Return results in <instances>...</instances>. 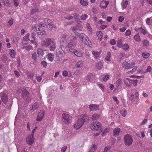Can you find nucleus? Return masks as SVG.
I'll list each match as a JSON object with an SVG mask.
<instances>
[{
    "mask_svg": "<svg viewBox=\"0 0 152 152\" xmlns=\"http://www.w3.org/2000/svg\"><path fill=\"white\" fill-rule=\"evenodd\" d=\"M93 76V75L92 74H89L86 77V80L88 81H90L91 79L92 78Z\"/></svg>",
    "mask_w": 152,
    "mask_h": 152,
    "instance_id": "c03bdc74",
    "label": "nucleus"
},
{
    "mask_svg": "<svg viewBox=\"0 0 152 152\" xmlns=\"http://www.w3.org/2000/svg\"><path fill=\"white\" fill-rule=\"evenodd\" d=\"M60 46L59 48L61 49V50L64 53H65V45L66 44H64L63 43H60Z\"/></svg>",
    "mask_w": 152,
    "mask_h": 152,
    "instance_id": "7c9ffc66",
    "label": "nucleus"
},
{
    "mask_svg": "<svg viewBox=\"0 0 152 152\" xmlns=\"http://www.w3.org/2000/svg\"><path fill=\"white\" fill-rule=\"evenodd\" d=\"M131 32L130 30H127L125 33V34L126 36H129L131 34Z\"/></svg>",
    "mask_w": 152,
    "mask_h": 152,
    "instance_id": "0e129e2a",
    "label": "nucleus"
},
{
    "mask_svg": "<svg viewBox=\"0 0 152 152\" xmlns=\"http://www.w3.org/2000/svg\"><path fill=\"white\" fill-rule=\"evenodd\" d=\"M79 37L80 40L85 45L89 46L91 45V41L88 37L84 34L80 33L79 35Z\"/></svg>",
    "mask_w": 152,
    "mask_h": 152,
    "instance_id": "f257e3e1",
    "label": "nucleus"
},
{
    "mask_svg": "<svg viewBox=\"0 0 152 152\" xmlns=\"http://www.w3.org/2000/svg\"><path fill=\"white\" fill-rule=\"evenodd\" d=\"M121 131L120 128L117 127L115 128L113 131V135L115 136H118Z\"/></svg>",
    "mask_w": 152,
    "mask_h": 152,
    "instance_id": "aec40b11",
    "label": "nucleus"
},
{
    "mask_svg": "<svg viewBox=\"0 0 152 152\" xmlns=\"http://www.w3.org/2000/svg\"><path fill=\"white\" fill-rule=\"evenodd\" d=\"M42 76H38L36 77V79L37 80V81L38 82H40L41 81V80H42Z\"/></svg>",
    "mask_w": 152,
    "mask_h": 152,
    "instance_id": "338daca9",
    "label": "nucleus"
},
{
    "mask_svg": "<svg viewBox=\"0 0 152 152\" xmlns=\"http://www.w3.org/2000/svg\"><path fill=\"white\" fill-rule=\"evenodd\" d=\"M14 3V6L17 7L19 4V0H13Z\"/></svg>",
    "mask_w": 152,
    "mask_h": 152,
    "instance_id": "de8ad7c7",
    "label": "nucleus"
},
{
    "mask_svg": "<svg viewBox=\"0 0 152 152\" xmlns=\"http://www.w3.org/2000/svg\"><path fill=\"white\" fill-rule=\"evenodd\" d=\"M110 131V128H106L102 132V136L105 135V134Z\"/></svg>",
    "mask_w": 152,
    "mask_h": 152,
    "instance_id": "c756f323",
    "label": "nucleus"
},
{
    "mask_svg": "<svg viewBox=\"0 0 152 152\" xmlns=\"http://www.w3.org/2000/svg\"><path fill=\"white\" fill-rule=\"evenodd\" d=\"M36 32L38 35H46L45 30L43 29H40L38 28V30H36Z\"/></svg>",
    "mask_w": 152,
    "mask_h": 152,
    "instance_id": "a211bd4d",
    "label": "nucleus"
},
{
    "mask_svg": "<svg viewBox=\"0 0 152 152\" xmlns=\"http://www.w3.org/2000/svg\"><path fill=\"white\" fill-rule=\"evenodd\" d=\"M50 51H54L56 48V43L55 40H54V43H52L50 45Z\"/></svg>",
    "mask_w": 152,
    "mask_h": 152,
    "instance_id": "412c9836",
    "label": "nucleus"
},
{
    "mask_svg": "<svg viewBox=\"0 0 152 152\" xmlns=\"http://www.w3.org/2000/svg\"><path fill=\"white\" fill-rule=\"evenodd\" d=\"M62 121L65 124H69L72 122V117L66 113H63L62 116Z\"/></svg>",
    "mask_w": 152,
    "mask_h": 152,
    "instance_id": "7ed1b4c3",
    "label": "nucleus"
},
{
    "mask_svg": "<svg viewBox=\"0 0 152 152\" xmlns=\"http://www.w3.org/2000/svg\"><path fill=\"white\" fill-rule=\"evenodd\" d=\"M47 56H48V58L49 61H53L54 58V55L53 53H47Z\"/></svg>",
    "mask_w": 152,
    "mask_h": 152,
    "instance_id": "a878e982",
    "label": "nucleus"
},
{
    "mask_svg": "<svg viewBox=\"0 0 152 152\" xmlns=\"http://www.w3.org/2000/svg\"><path fill=\"white\" fill-rule=\"evenodd\" d=\"M46 26L47 28L50 30H55L57 28L56 26L51 21L50 23L46 24Z\"/></svg>",
    "mask_w": 152,
    "mask_h": 152,
    "instance_id": "9b49d317",
    "label": "nucleus"
},
{
    "mask_svg": "<svg viewBox=\"0 0 152 152\" xmlns=\"http://www.w3.org/2000/svg\"><path fill=\"white\" fill-rule=\"evenodd\" d=\"M56 55L58 61H61L62 60L63 54L62 51L59 50L56 53Z\"/></svg>",
    "mask_w": 152,
    "mask_h": 152,
    "instance_id": "f8f14e48",
    "label": "nucleus"
},
{
    "mask_svg": "<svg viewBox=\"0 0 152 152\" xmlns=\"http://www.w3.org/2000/svg\"><path fill=\"white\" fill-rule=\"evenodd\" d=\"M102 126L101 123L98 122H94L91 126V129L94 131H96L100 129Z\"/></svg>",
    "mask_w": 152,
    "mask_h": 152,
    "instance_id": "0eeeda50",
    "label": "nucleus"
},
{
    "mask_svg": "<svg viewBox=\"0 0 152 152\" xmlns=\"http://www.w3.org/2000/svg\"><path fill=\"white\" fill-rule=\"evenodd\" d=\"M3 4L4 5L7 7H9L10 6V3L9 0H4L3 1H2Z\"/></svg>",
    "mask_w": 152,
    "mask_h": 152,
    "instance_id": "cd10ccee",
    "label": "nucleus"
},
{
    "mask_svg": "<svg viewBox=\"0 0 152 152\" xmlns=\"http://www.w3.org/2000/svg\"><path fill=\"white\" fill-rule=\"evenodd\" d=\"M123 48L124 50H126L129 49V46L127 44H125L123 46Z\"/></svg>",
    "mask_w": 152,
    "mask_h": 152,
    "instance_id": "4d7b16f0",
    "label": "nucleus"
},
{
    "mask_svg": "<svg viewBox=\"0 0 152 152\" xmlns=\"http://www.w3.org/2000/svg\"><path fill=\"white\" fill-rule=\"evenodd\" d=\"M97 35L99 39L101 41L102 38V33L101 31H98L96 32Z\"/></svg>",
    "mask_w": 152,
    "mask_h": 152,
    "instance_id": "393cba45",
    "label": "nucleus"
},
{
    "mask_svg": "<svg viewBox=\"0 0 152 152\" xmlns=\"http://www.w3.org/2000/svg\"><path fill=\"white\" fill-rule=\"evenodd\" d=\"M135 64L132 63L131 64H129L126 61H125L123 63L122 66L125 69H131L134 67Z\"/></svg>",
    "mask_w": 152,
    "mask_h": 152,
    "instance_id": "1a4fd4ad",
    "label": "nucleus"
},
{
    "mask_svg": "<svg viewBox=\"0 0 152 152\" xmlns=\"http://www.w3.org/2000/svg\"><path fill=\"white\" fill-rule=\"evenodd\" d=\"M76 26L78 31H81L83 29V26L80 24H78Z\"/></svg>",
    "mask_w": 152,
    "mask_h": 152,
    "instance_id": "09e8293b",
    "label": "nucleus"
},
{
    "mask_svg": "<svg viewBox=\"0 0 152 152\" xmlns=\"http://www.w3.org/2000/svg\"><path fill=\"white\" fill-rule=\"evenodd\" d=\"M98 105L96 104H90L89 105V108L90 110L91 111H95L99 108Z\"/></svg>",
    "mask_w": 152,
    "mask_h": 152,
    "instance_id": "ddd939ff",
    "label": "nucleus"
},
{
    "mask_svg": "<svg viewBox=\"0 0 152 152\" xmlns=\"http://www.w3.org/2000/svg\"><path fill=\"white\" fill-rule=\"evenodd\" d=\"M26 73L27 77H29L30 79H31L33 77L34 75L33 73L28 71H26Z\"/></svg>",
    "mask_w": 152,
    "mask_h": 152,
    "instance_id": "473e14b6",
    "label": "nucleus"
},
{
    "mask_svg": "<svg viewBox=\"0 0 152 152\" xmlns=\"http://www.w3.org/2000/svg\"><path fill=\"white\" fill-rule=\"evenodd\" d=\"M72 15L74 16V17L75 18V19H77L79 17V14L76 13L72 14Z\"/></svg>",
    "mask_w": 152,
    "mask_h": 152,
    "instance_id": "052dcab7",
    "label": "nucleus"
},
{
    "mask_svg": "<svg viewBox=\"0 0 152 152\" xmlns=\"http://www.w3.org/2000/svg\"><path fill=\"white\" fill-rule=\"evenodd\" d=\"M109 2L108 1H102L100 4L101 7L103 8H106Z\"/></svg>",
    "mask_w": 152,
    "mask_h": 152,
    "instance_id": "6ab92c4d",
    "label": "nucleus"
},
{
    "mask_svg": "<svg viewBox=\"0 0 152 152\" xmlns=\"http://www.w3.org/2000/svg\"><path fill=\"white\" fill-rule=\"evenodd\" d=\"M80 3L82 5L84 6H87L88 5L87 2L84 0H80Z\"/></svg>",
    "mask_w": 152,
    "mask_h": 152,
    "instance_id": "603ef678",
    "label": "nucleus"
},
{
    "mask_svg": "<svg viewBox=\"0 0 152 152\" xmlns=\"http://www.w3.org/2000/svg\"><path fill=\"white\" fill-rule=\"evenodd\" d=\"M138 80H129V83L133 84V86L135 87L137 85Z\"/></svg>",
    "mask_w": 152,
    "mask_h": 152,
    "instance_id": "c85d7f7f",
    "label": "nucleus"
},
{
    "mask_svg": "<svg viewBox=\"0 0 152 152\" xmlns=\"http://www.w3.org/2000/svg\"><path fill=\"white\" fill-rule=\"evenodd\" d=\"M130 80V79H129L128 78H125L124 79V83L127 86H130V85H128V84L127 82V81H129V82Z\"/></svg>",
    "mask_w": 152,
    "mask_h": 152,
    "instance_id": "3c124183",
    "label": "nucleus"
},
{
    "mask_svg": "<svg viewBox=\"0 0 152 152\" xmlns=\"http://www.w3.org/2000/svg\"><path fill=\"white\" fill-rule=\"evenodd\" d=\"M121 4L123 9H125L128 4V1H123Z\"/></svg>",
    "mask_w": 152,
    "mask_h": 152,
    "instance_id": "c9c22d12",
    "label": "nucleus"
},
{
    "mask_svg": "<svg viewBox=\"0 0 152 152\" xmlns=\"http://www.w3.org/2000/svg\"><path fill=\"white\" fill-rule=\"evenodd\" d=\"M30 36V34L29 33H28L26 34L24 37L23 38V40L25 41H28L30 40L28 37Z\"/></svg>",
    "mask_w": 152,
    "mask_h": 152,
    "instance_id": "e433bc0d",
    "label": "nucleus"
},
{
    "mask_svg": "<svg viewBox=\"0 0 152 152\" xmlns=\"http://www.w3.org/2000/svg\"><path fill=\"white\" fill-rule=\"evenodd\" d=\"M39 104L38 103H35L32 105V108H34V110H36L39 107Z\"/></svg>",
    "mask_w": 152,
    "mask_h": 152,
    "instance_id": "4c0bfd02",
    "label": "nucleus"
},
{
    "mask_svg": "<svg viewBox=\"0 0 152 152\" xmlns=\"http://www.w3.org/2000/svg\"><path fill=\"white\" fill-rule=\"evenodd\" d=\"M137 69V67L135 66L133 68L132 70L127 72V73L128 74H129L130 73H133L134 72H135L136 71Z\"/></svg>",
    "mask_w": 152,
    "mask_h": 152,
    "instance_id": "5fc2aeb1",
    "label": "nucleus"
},
{
    "mask_svg": "<svg viewBox=\"0 0 152 152\" xmlns=\"http://www.w3.org/2000/svg\"><path fill=\"white\" fill-rule=\"evenodd\" d=\"M111 57V53L110 52H107L105 59L107 61H110V58Z\"/></svg>",
    "mask_w": 152,
    "mask_h": 152,
    "instance_id": "ea45409f",
    "label": "nucleus"
},
{
    "mask_svg": "<svg viewBox=\"0 0 152 152\" xmlns=\"http://www.w3.org/2000/svg\"><path fill=\"white\" fill-rule=\"evenodd\" d=\"M120 112L122 116L125 117L126 115V110H122Z\"/></svg>",
    "mask_w": 152,
    "mask_h": 152,
    "instance_id": "58836bf2",
    "label": "nucleus"
},
{
    "mask_svg": "<svg viewBox=\"0 0 152 152\" xmlns=\"http://www.w3.org/2000/svg\"><path fill=\"white\" fill-rule=\"evenodd\" d=\"M142 43L144 46H147L149 44V42L147 40H144L142 41Z\"/></svg>",
    "mask_w": 152,
    "mask_h": 152,
    "instance_id": "37998d69",
    "label": "nucleus"
},
{
    "mask_svg": "<svg viewBox=\"0 0 152 152\" xmlns=\"http://www.w3.org/2000/svg\"><path fill=\"white\" fill-rule=\"evenodd\" d=\"M101 52V51H100L99 52L97 51H93L92 52V53L94 56L95 58H97L99 57L100 54Z\"/></svg>",
    "mask_w": 152,
    "mask_h": 152,
    "instance_id": "5701e85b",
    "label": "nucleus"
},
{
    "mask_svg": "<svg viewBox=\"0 0 152 152\" xmlns=\"http://www.w3.org/2000/svg\"><path fill=\"white\" fill-rule=\"evenodd\" d=\"M10 54L11 57L14 58L15 57L16 52L14 50L12 49L10 50Z\"/></svg>",
    "mask_w": 152,
    "mask_h": 152,
    "instance_id": "2f4dec72",
    "label": "nucleus"
},
{
    "mask_svg": "<svg viewBox=\"0 0 152 152\" xmlns=\"http://www.w3.org/2000/svg\"><path fill=\"white\" fill-rule=\"evenodd\" d=\"M22 48L23 49H25L28 51H29L30 50L33 49L32 47L30 45L27 43H26L23 44Z\"/></svg>",
    "mask_w": 152,
    "mask_h": 152,
    "instance_id": "2eb2a0df",
    "label": "nucleus"
},
{
    "mask_svg": "<svg viewBox=\"0 0 152 152\" xmlns=\"http://www.w3.org/2000/svg\"><path fill=\"white\" fill-rule=\"evenodd\" d=\"M51 21V20L49 19L46 18L44 20V22L46 24H48L49 23H50V22Z\"/></svg>",
    "mask_w": 152,
    "mask_h": 152,
    "instance_id": "69168bd1",
    "label": "nucleus"
},
{
    "mask_svg": "<svg viewBox=\"0 0 152 152\" xmlns=\"http://www.w3.org/2000/svg\"><path fill=\"white\" fill-rule=\"evenodd\" d=\"M34 137L30 136V135H28V137L26 138V142L29 145H32L34 142Z\"/></svg>",
    "mask_w": 152,
    "mask_h": 152,
    "instance_id": "9d476101",
    "label": "nucleus"
},
{
    "mask_svg": "<svg viewBox=\"0 0 152 152\" xmlns=\"http://www.w3.org/2000/svg\"><path fill=\"white\" fill-rule=\"evenodd\" d=\"M64 18L68 20H70L74 18V16L73 15H68L66 17H65Z\"/></svg>",
    "mask_w": 152,
    "mask_h": 152,
    "instance_id": "13d9d810",
    "label": "nucleus"
},
{
    "mask_svg": "<svg viewBox=\"0 0 152 152\" xmlns=\"http://www.w3.org/2000/svg\"><path fill=\"white\" fill-rule=\"evenodd\" d=\"M124 143L126 145L129 146L131 145L132 142V139L130 134L126 135L124 137Z\"/></svg>",
    "mask_w": 152,
    "mask_h": 152,
    "instance_id": "423d86ee",
    "label": "nucleus"
},
{
    "mask_svg": "<svg viewBox=\"0 0 152 152\" xmlns=\"http://www.w3.org/2000/svg\"><path fill=\"white\" fill-rule=\"evenodd\" d=\"M86 26L88 30L91 31H92V28L91 27L89 23H87L86 24Z\"/></svg>",
    "mask_w": 152,
    "mask_h": 152,
    "instance_id": "6e6d98bb",
    "label": "nucleus"
},
{
    "mask_svg": "<svg viewBox=\"0 0 152 152\" xmlns=\"http://www.w3.org/2000/svg\"><path fill=\"white\" fill-rule=\"evenodd\" d=\"M122 83V81L121 79H118L116 82V86L118 87L119 85Z\"/></svg>",
    "mask_w": 152,
    "mask_h": 152,
    "instance_id": "864d4df0",
    "label": "nucleus"
},
{
    "mask_svg": "<svg viewBox=\"0 0 152 152\" xmlns=\"http://www.w3.org/2000/svg\"><path fill=\"white\" fill-rule=\"evenodd\" d=\"M29 92L26 89L23 90L22 92V95L24 99L27 101H29Z\"/></svg>",
    "mask_w": 152,
    "mask_h": 152,
    "instance_id": "6e6552de",
    "label": "nucleus"
},
{
    "mask_svg": "<svg viewBox=\"0 0 152 152\" xmlns=\"http://www.w3.org/2000/svg\"><path fill=\"white\" fill-rule=\"evenodd\" d=\"M32 58L34 61H36L37 58V54L36 52H34L32 54Z\"/></svg>",
    "mask_w": 152,
    "mask_h": 152,
    "instance_id": "a18cd8bd",
    "label": "nucleus"
},
{
    "mask_svg": "<svg viewBox=\"0 0 152 152\" xmlns=\"http://www.w3.org/2000/svg\"><path fill=\"white\" fill-rule=\"evenodd\" d=\"M41 64L44 67H46L47 66V63L45 61H42L41 62Z\"/></svg>",
    "mask_w": 152,
    "mask_h": 152,
    "instance_id": "bf43d9fd",
    "label": "nucleus"
},
{
    "mask_svg": "<svg viewBox=\"0 0 152 152\" xmlns=\"http://www.w3.org/2000/svg\"><path fill=\"white\" fill-rule=\"evenodd\" d=\"M44 115V111H40V112L38 114L37 117V121H41L43 119Z\"/></svg>",
    "mask_w": 152,
    "mask_h": 152,
    "instance_id": "4468645a",
    "label": "nucleus"
},
{
    "mask_svg": "<svg viewBox=\"0 0 152 152\" xmlns=\"http://www.w3.org/2000/svg\"><path fill=\"white\" fill-rule=\"evenodd\" d=\"M99 115L97 114H94L92 115L91 118L93 120H96L99 118Z\"/></svg>",
    "mask_w": 152,
    "mask_h": 152,
    "instance_id": "f704fd0d",
    "label": "nucleus"
},
{
    "mask_svg": "<svg viewBox=\"0 0 152 152\" xmlns=\"http://www.w3.org/2000/svg\"><path fill=\"white\" fill-rule=\"evenodd\" d=\"M83 61L82 60L78 61L75 64V66L77 68H81L83 66Z\"/></svg>",
    "mask_w": 152,
    "mask_h": 152,
    "instance_id": "4be33fe9",
    "label": "nucleus"
},
{
    "mask_svg": "<svg viewBox=\"0 0 152 152\" xmlns=\"http://www.w3.org/2000/svg\"><path fill=\"white\" fill-rule=\"evenodd\" d=\"M48 52V50H43L40 48H38L37 50L38 58L41 59H43L46 58Z\"/></svg>",
    "mask_w": 152,
    "mask_h": 152,
    "instance_id": "f03ea898",
    "label": "nucleus"
},
{
    "mask_svg": "<svg viewBox=\"0 0 152 152\" xmlns=\"http://www.w3.org/2000/svg\"><path fill=\"white\" fill-rule=\"evenodd\" d=\"M142 56L143 58H147L149 56L150 54L148 53H142Z\"/></svg>",
    "mask_w": 152,
    "mask_h": 152,
    "instance_id": "a19ab883",
    "label": "nucleus"
},
{
    "mask_svg": "<svg viewBox=\"0 0 152 152\" xmlns=\"http://www.w3.org/2000/svg\"><path fill=\"white\" fill-rule=\"evenodd\" d=\"M139 32L142 33L144 35H145L147 33L145 30L142 27H141V28H140V30Z\"/></svg>",
    "mask_w": 152,
    "mask_h": 152,
    "instance_id": "8fccbe9b",
    "label": "nucleus"
},
{
    "mask_svg": "<svg viewBox=\"0 0 152 152\" xmlns=\"http://www.w3.org/2000/svg\"><path fill=\"white\" fill-rule=\"evenodd\" d=\"M54 39L52 38H47L42 40L41 43V46L48 47L52 43H54Z\"/></svg>",
    "mask_w": 152,
    "mask_h": 152,
    "instance_id": "20e7f679",
    "label": "nucleus"
},
{
    "mask_svg": "<svg viewBox=\"0 0 152 152\" xmlns=\"http://www.w3.org/2000/svg\"><path fill=\"white\" fill-rule=\"evenodd\" d=\"M134 38L135 40L137 42H139L141 41L140 36L138 33L137 34L134 35Z\"/></svg>",
    "mask_w": 152,
    "mask_h": 152,
    "instance_id": "bb28decb",
    "label": "nucleus"
},
{
    "mask_svg": "<svg viewBox=\"0 0 152 152\" xmlns=\"http://www.w3.org/2000/svg\"><path fill=\"white\" fill-rule=\"evenodd\" d=\"M74 42L73 41H71L69 42L68 45V46L69 48H71L72 47V46L73 45Z\"/></svg>",
    "mask_w": 152,
    "mask_h": 152,
    "instance_id": "680f3d73",
    "label": "nucleus"
},
{
    "mask_svg": "<svg viewBox=\"0 0 152 152\" xmlns=\"http://www.w3.org/2000/svg\"><path fill=\"white\" fill-rule=\"evenodd\" d=\"M14 73L15 75L17 77H18L20 76V74L19 72L16 70H15Z\"/></svg>",
    "mask_w": 152,
    "mask_h": 152,
    "instance_id": "774afa93",
    "label": "nucleus"
},
{
    "mask_svg": "<svg viewBox=\"0 0 152 152\" xmlns=\"http://www.w3.org/2000/svg\"><path fill=\"white\" fill-rule=\"evenodd\" d=\"M117 45L119 48L123 47L122 41L121 40H119L117 41Z\"/></svg>",
    "mask_w": 152,
    "mask_h": 152,
    "instance_id": "79ce46f5",
    "label": "nucleus"
},
{
    "mask_svg": "<svg viewBox=\"0 0 152 152\" xmlns=\"http://www.w3.org/2000/svg\"><path fill=\"white\" fill-rule=\"evenodd\" d=\"M96 66L97 68L99 69H101L102 66V64L101 62H99L96 65Z\"/></svg>",
    "mask_w": 152,
    "mask_h": 152,
    "instance_id": "72a5a7b5",
    "label": "nucleus"
},
{
    "mask_svg": "<svg viewBox=\"0 0 152 152\" xmlns=\"http://www.w3.org/2000/svg\"><path fill=\"white\" fill-rule=\"evenodd\" d=\"M83 52L77 50L74 54L78 57H82L83 56Z\"/></svg>",
    "mask_w": 152,
    "mask_h": 152,
    "instance_id": "b1692460",
    "label": "nucleus"
},
{
    "mask_svg": "<svg viewBox=\"0 0 152 152\" xmlns=\"http://www.w3.org/2000/svg\"><path fill=\"white\" fill-rule=\"evenodd\" d=\"M2 101L4 103H6L7 101L8 98L6 94L3 93L1 95Z\"/></svg>",
    "mask_w": 152,
    "mask_h": 152,
    "instance_id": "f3484780",
    "label": "nucleus"
},
{
    "mask_svg": "<svg viewBox=\"0 0 152 152\" xmlns=\"http://www.w3.org/2000/svg\"><path fill=\"white\" fill-rule=\"evenodd\" d=\"M85 119L83 118H80L75 123L74 128L76 129H79L84 124Z\"/></svg>",
    "mask_w": 152,
    "mask_h": 152,
    "instance_id": "39448f33",
    "label": "nucleus"
},
{
    "mask_svg": "<svg viewBox=\"0 0 152 152\" xmlns=\"http://www.w3.org/2000/svg\"><path fill=\"white\" fill-rule=\"evenodd\" d=\"M109 77V75H107L103 77V80L104 81H106L108 79Z\"/></svg>",
    "mask_w": 152,
    "mask_h": 152,
    "instance_id": "e2e57ef3",
    "label": "nucleus"
},
{
    "mask_svg": "<svg viewBox=\"0 0 152 152\" xmlns=\"http://www.w3.org/2000/svg\"><path fill=\"white\" fill-rule=\"evenodd\" d=\"M88 15L86 14L82 15L80 17L81 19L82 20H86L88 18Z\"/></svg>",
    "mask_w": 152,
    "mask_h": 152,
    "instance_id": "49530a36",
    "label": "nucleus"
},
{
    "mask_svg": "<svg viewBox=\"0 0 152 152\" xmlns=\"http://www.w3.org/2000/svg\"><path fill=\"white\" fill-rule=\"evenodd\" d=\"M67 36V35L66 34H64L61 35L60 43L66 44L67 41L66 38Z\"/></svg>",
    "mask_w": 152,
    "mask_h": 152,
    "instance_id": "dca6fc26",
    "label": "nucleus"
}]
</instances>
